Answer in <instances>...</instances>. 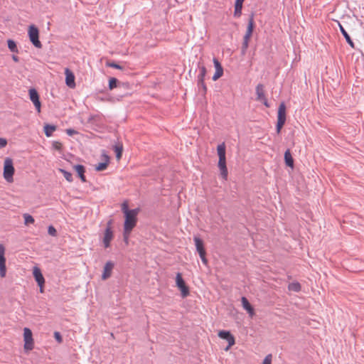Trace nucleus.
<instances>
[{"label":"nucleus","instance_id":"nucleus-19","mask_svg":"<svg viewBox=\"0 0 364 364\" xmlns=\"http://www.w3.org/2000/svg\"><path fill=\"white\" fill-rule=\"evenodd\" d=\"M242 306L244 309H245L249 315L252 317L255 315V310L252 305L248 301L247 299L245 296L241 299Z\"/></svg>","mask_w":364,"mask_h":364},{"label":"nucleus","instance_id":"nucleus-38","mask_svg":"<svg viewBox=\"0 0 364 364\" xmlns=\"http://www.w3.org/2000/svg\"><path fill=\"white\" fill-rule=\"evenodd\" d=\"M130 234H131V232H127V230H124V232H123L124 240L127 245L129 243V237Z\"/></svg>","mask_w":364,"mask_h":364},{"label":"nucleus","instance_id":"nucleus-33","mask_svg":"<svg viewBox=\"0 0 364 364\" xmlns=\"http://www.w3.org/2000/svg\"><path fill=\"white\" fill-rule=\"evenodd\" d=\"M242 5L235 4V11H234V16L235 17H240L242 14Z\"/></svg>","mask_w":364,"mask_h":364},{"label":"nucleus","instance_id":"nucleus-43","mask_svg":"<svg viewBox=\"0 0 364 364\" xmlns=\"http://www.w3.org/2000/svg\"><path fill=\"white\" fill-rule=\"evenodd\" d=\"M200 85L202 86L204 93H205L206 90H207V87H206L205 82H203V84H200Z\"/></svg>","mask_w":364,"mask_h":364},{"label":"nucleus","instance_id":"nucleus-29","mask_svg":"<svg viewBox=\"0 0 364 364\" xmlns=\"http://www.w3.org/2000/svg\"><path fill=\"white\" fill-rule=\"evenodd\" d=\"M139 210V208H135V209L129 210L128 208V203L126 201L124 202L122 204V212H123L124 215H127V213H133V212H134L136 210Z\"/></svg>","mask_w":364,"mask_h":364},{"label":"nucleus","instance_id":"nucleus-3","mask_svg":"<svg viewBox=\"0 0 364 364\" xmlns=\"http://www.w3.org/2000/svg\"><path fill=\"white\" fill-rule=\"evenodd\" d=\"M139 213V210H136L133 213H127V215H124V230H127V232H132L134 227L136 225L137 223V215Z\"/></svg>","mask_w":364,"mask_h":364},{"label":"nucleus","instance_id":"nucleus-17","mask_svg":"<svg viewBox=\"0 0 364 364\" xmlns=\"http://www.w3.org/2000/svg\"><path fill=\"white\" fill-rule=\"evenodd\" d=\"M213 64L215 68V73L213 76V80L216 81L223 75V68L220 62L216 59L213 58Z\"/></svg>","mask_w":364,"mask_h":364},{"label":"nucleus","instance_id":"nucleus-8","mask_svg":"<svg viewBox=\"0 0 364 364\" xmlns=\"http://www.w3.org/2000/svg\"><path fill=\"white\" fill-rule=\"evenodd\" d=\"M193 240H194V242H195L196 250L198 252L199 256H200L203 263L204 264L207 265L208 264V259H207V258L205 257L206 252H205V250L204 248V244H203V240L200 237H198L197 236L194 237Z\"/></svg>","mask_w":364,"mask_h":364},{"label":"nucleus","instance_id":"nucleus-2","mask_svg":"<svg viewBox=\"0 0 364 364\" xmlns=\"http://www.w3.org/2000/svg\"><path fill=\"white\" fill-rule=\"evenodd\" d=\"M14 174H15V168L14 166L13 159L10 157L5 158L4 160V167H3V177H4V180L9 183H14Z\"/></svg>","mask_w":364,"mask_h":364},{"label":"nucleus","instance_id":"nucleus-30","mask_svg":"<svg viewBox=\"0 0 364 364\" xmlns=\"http://www.w3.org/2000/svg\"><path fill=\"white\" fill-rule=\"evenodd\" d=\"M59 171L60 173H63V175L64 176L65 178L68 181V182H72L73 181V175L71 173L63 169V168H59Z\"/></svg>","mask_w":364,"mask_h":364},{"label":"nucleus","instance_id":"nucleus-45","mask_svg":"<svg viewBox=\"0 0 364 364\" xmlns=\"http://www.w3.org/2000/svg\"><path fill=\"white\" fill-rule=\"evenodd\" d=\"M12 59H13V60H14V62H16V63L19 61L18 57V56H16V55H13V56H12Z\"/></svg>","mask_w":364,"mask_h":364},{"label":"nucleus","instance_id":"nucleus-9","mask_svg":"<svg viewBox=\"0 0 364 364\" xmlns=\"http://www.w3.org/2000/svg\"><path fill=\"white\" fill-rule=\"evenodd\" d=\"M28 36L30 41L33 44V46L38 48H41L42 47V44L38 39L39 32L38 29L35 26H30L28 28Z\"/></svg>","mask_w":364,"mask_h":364},{"label":"nucleus","instance_id":"nucleus-14","mask_svg":"<svg viewBox=\"0 0 364 364\" xmlns=\"http://www.w3.org/2000/svg\"><path fill=\"white\" fill-rule=\"evenodd\" d=\"M114 267V264L112 261H108L105 263L104 268H103V272L102 274V280H107L112 276V273Z\"/></svg>","mask_w":364,"mask_h":364},{"label":"nucleus","instance_id":"nucleus-6","mask_svg":"<svg viewBox=\"0 0 364 364\" xmlns=\"http://www.w3.org/2000/svg\"><path fill=\"white\" fill-rule=\"evenodd\" d=\"M286 122V106L282 102L278 108L277 132L279 134Z\"/></svg>","mask_w":364,"mask_h":364},{"label":"nucleus","instance_id":"nucleus-37","mask_svg":"<svg viewBox=\"0 0 364 364\" xmlns=\"http://www.w3.org/2000/svg\"><path fill=\"white\" fill-rule=\"evenodd\" d=\"M272 354H268L264 359L262 364H272Z\"/></svg>","mask_w":364,"mask_h":364},{"label":"nucleus","instance_id":"nucleus-31","mask_svg":"<svg viewBox=\"0 0 364 364\" xmlns=\"http://www.w3.org/2000/svg\"><path fill=\"white\" fill-rule=\"evenodd\" d=\"M23 218H24V223L26 225L34 223V221H35L34 218L29 214H27V213L24 214Z\"/></svg>","mask_w":364,"mask_h":364},{"label":"nucleus","instance_id":"nucleus-34","mask_svg":"<svg viewBox=\"0 0 364 364\" xmlns=\"http://www.w3.org/2000/svg\"><path fill=\"white\" fill-rule=\"evenodd\" d=\"M52 146L54 149L57 150V151H62V149H63V144L60 141H54L53 143H52Z\"/></svg>","mask_w":364,"mask_h":364},{"label":"nucleus","instance_id":"nucleus-42","mask_svg":"<svg viewBox=\"0 0 364 364\" xmlns=\"http://www.w3.org/2000/svg\"><path fill=\"white\" fill-rule=\"evenodd\" d=\"M44 284H38L39 288H40V292L41 293H43L44 292Z\"/></svg>","mask_w":364,"mask_h":364},{"label":"nucleus","instance_id":"nucleus-11","mask_svg":"<svg viewBox=\"0 0 364 364\" xmlns=\"http://www.w3.org/2000/svg\"><path fill=\"white\" fill-rule=\"evenodd\" d=\"M218 336L220 338L226 340L228 343V346L225 348V350L228 351L232 346L235 344V337L231 333L228 331H219Z\"/></svg>","mask_w":364,"mask_h":364},{"label":"nucleus","instance_id":"nucleus-35","mask_svg":"<svg viewBox=\"0 0 364 364\" xmlns=\"http://www.w3.org/2000/svg\"><path fill=\"white\" fill-rule=\"evenodd\" d=\"M106 65L109 68H113L119 70H123V68L119 65L114 63V62H107Z\"/></svg>","mask_w":364,"mask_h":364},{"label":"nucleus","instance_id":"nucleus-18","mask_svg":"<svg viewBox=\"0 0 364 364\" xmlns=\"http://www.w3.org/2000/svg\"><path fill=\"white\" fill-rule=\"evenodd\" d=\"M33 275L35 278L36 282L38 283V284H45V279H44L39 267H34L33 268Z\"/></svg>","mask_w":364,"mask_h":364},{"label":"nucleus","instance_id":"nucleus-36","mask_svg":"<svg viewBox=\"0 0 364 364\" xmlns=\"http://www.w3.org/2000/svg\"><path fill=\"white\" fill-rule=\"evenodd\" d=\"M48 232L50 235L55 237L57 235L56 229L53 226L50 225L48 229Z\"/></svg>","mask_w":364,"mask_h":364},{"label":"nucleus","instance_id":"nucleus-32","mask_svg":"<svg viewBox=\"0 0 364 364\" xmlns=\"http://www.w3.org/2000/svg\"><path fill=\"white\" fill-rule=\"evenodd\" d=\"M118 80L115 77H111L109 80V89L110 90H113L114 88L117 87V86Z\"/></svg>","mask_w":364,"mask_h":364},{"label":"nucleus","instance_id":"nucleus-24","mask_svg":"<svg viewBox=\"0 0 364 364\" xmlns=\"http://www.w3.org/2000/svg\"><path fill=\"white\" fill-rule=\"evenodd\" d=\"M339 28H340V31L342 33V34L343 35V36L345 37L346 41L348 42V43L352 47V48H354V43L352 41L350 36L348 35V33L346 32V31L343 28V27L339 23Z\"/></svg>","mask_w":364,"mask_h":364},{"label":"nucleus","instance_id":"nucleus-44","mask_svg":"<svg viewBox=\"0 0 364 364\" xmlns=\"http://www.w3.org/2000/svg\"><path fill=\"white\" fill-rule=\"evenodd\" d=\"M245 0H236L235 4L242 5Z\"/></svg>","mask_w":364,"mask_h":364},{"label":"nucleus","instance_id":"nucleus-4","mask_svg":"<svg viewBox=\"0 0 364 364\" xmlns=\"http://www.w3.org/2000/svg\"><path fill=\"white\" fill-rule=\"evenodd\" d=\"M254 28H255L254 14H252L250 16L246 33L243 38V43H242V48L243 52H245L249 46V42L252 37Z\"/></svg>","mask_w":364,"mask_h":364},{"label":"nucleus","instance_id":"nucleus-15","mask_svg":"<svg viewBox=\"0 0 364 364\" xmlns=\"http://www.w3.org/2000/svg\"><path fill=\"white\" fill-rule=\"evenodd\" d=\"M257 100L262 102L266 107H269L267 100L265 97L264 86L259 84L256 87Z\"/></svg>","mask_w":364,"mask_h":364},{"label":"nucleus","instance_id":"nucleus-23","mask_svg":"<svg viewBox=\"0 0 364 364\" xmlns=\"http://www.w3.org/2000/svg\"><path fill=\"white\" fill-rule=\"evenodd\" d=\"M114 150L116 153V158L117 161H119L122 156L123 145L122 143H118L114 146Z\"/></svg>","mask_w":364,"mask_h":364},{"label":"nucleus","instance_id":"nucleus-26","mask_svg":"<svg viewBox=\"0 0 364 364\" xmlns=\"http://www.w3.org/2000/svg\"><path fill=\"white\" fill-rule=\"evenodd\" d=\"M7 44H8L9 49L11 52L16 53H18V48H17V46H16V43H15V41H14L11 39H9L7 41Z\"/></svg>","mask_w":364,"mask_h":364},{"label":"nucleus","instance_id":"nucleus-5","mask_svg":"<svg viewBox=\"0 0 364 364\" xmlns=\"http://www.w3.org/2000/svg\"><path fill=\"white\" fill-rule=\"evenodd\" d=\"M23 348L26 351H31L34 348L33 333L31 330L27 327L23 328Z\"/></svg>","mask_w":364,"mask_h":364},{"label":"nucleus","instance_id":"nucleus-12","mask_svg":"<svg viewBox=\"0 0 364 364\" xmlns=\"http://www.w3.org/2000/svg\"><path fill=\"white\" fill-rule=\"evenodd\" d=\"M29 98L33 102L38 113L41 112V103L40 101V97L37 90L34 88H31L28 90Z\"/></svg>","mask_w":364,"mask_h":364},{"label":"nucleus","instance_id":"nucleus-13","mask_svg":"<svg viewBox=\"0 0 364 364\" xmlns=\"http://www.w3.org/2000/svg\"><path fill=\"white\" fill-rule=\"evenodd\" d=\"M6 275L5 247L0 244V277L4 278Z\"/></svg>","mask_w":364,"mask_h":364},{"label":"nucleus","instance_id":"nucleus-21","mask_svg":"<svg viewBox=\"0 0 364 364\" xmlns=\"http://www.w3.org/2000/svg\"><path fill=\"white\" fill-rule=\"evenodd\" d=\"M74 169L77 172V175L79 176L82 182L86 181V178L85 176V167L82 165H75L74 166Z\"/></svg>","mask_w":364,"mask_h":364},{"label":"nucleus","instance_id":"nucleus-20","mask_svg":"<svg viewBox=\"0 0 364 364\" xmlns=\"http://www.w3.org/2000/svg\"><path fill=\"white\" fill-rule=\"evenodd\" d=\"M102 156L104 157L105 161L102 162V163H99L98 164L95 165V169L97 171H105V169H107V168L109 164V157L105 154H104L102 155Z\"/></svg>","mask_w":364,"mask_h":364},{"label":"nucleus","instance_id":"nucleus-41","mask_svg":"<svg viewBox=\"0 0 364 364\" xmlns=\"http://www.w3.org/2000/svg\"><path fill=\"white\" fill-rule=\"evenodd\" d=\"M55 338H56V340L58 342H61L62 341L61 336H60V333L58 332H55Z\"/></svg>","mask_w":364,"mask_h":364},{"label":"nucleus","instance_id":"nucleus-25","mask_svg":"<svg viewBox=\"0 0 364 364\" xmlns=\"http://www.w3.org/2000/svg\"><path fill=\"white\" fill-rule=\"evenodd\" d=\"M55 129H56V127L54 125L46 124L44 126L45 134L48 137H50L53 134V132L55 131Z\"/></svg>","mask_w":364,"mask_h":364},{"label":"nucleus","instance_id":"nucleus-27","mask_svg":"<svg viewBox=\"0 0 364 364\" xmlns=\"http://www.w3.org/2000/svg\"><path fill=\"white\" fill-rule=\"evenodd\" d=\"M288 289L294 292H299L301 290V285L299 282H292L289 284Z\"/></svg>","mask_w":364,"mask_h":364},{"label":"nucleus","instance_id":"nucleus-22","mask_svg":"<svg viewBox=\"0 0 364 364\" xmlns=\"http://www.w3.org/2000/svg\"><path fill=\"white\" fill-rule=\"evenodd\" d=\"M284 161L287 166L291 168L294 167V159L289 149H287L284 153Z\"/></svg>","mask_w":364,"mask_h":364},{"label":"nucleus","instance_id":"nucleus-16","mask_svg":"<svg viewBox=\"0 0 364 364\" xmlns=\"http://www.w3.org/2000/svg\"><path fill=\"white\" fill-rule=\"evenodd\" d=\"M65 83L67 86H68L70 88H75V75L73 73V72L68 69H65Z\"/></svg>","mask_w":364,"mask_h":364},{"label":"nucleus","instance_id":"nucleus-39","mask_svg":"<svg viewBox=\"0 0 364 364\" xmlns=\"http://www.w3.org/2000/svg\"><path fill=\"white\" fill-rule=\"evenodd\" d=\"M8 141L5 138L0 137V149L6 147Z\"/></svg>","mask_w":364,"mask_h":364},{"label":"nucleus","instance_id":"nucleus-1","mask_svg":"<svg viewBox=\"0 0 364 364\" xmlns=\"http://www.w3.org/2000/svg\"><path fill=\"white\" fill-rule=\"evenodd\" d=\"M217 153L219 158L218 166L220 169V175L223 179L227 180L228 171L226 166V151L224 142L218 145Z\"/></svg>","mask_w":364,"mask_h":364},{"label":"nucleus","instance_id":"nucleus-7","mask_svg":"<svg viewBox=\"0 0 364 364\" xmlns=\"http://www.w3.org/2000/svg\"><path fill=\"white\" fill-rule=\"evenodd\" d=\"M176 287L181 291V296L183 298H185L189 295V294H190L189 288L186 284V282L182 277V274L179 272L177 273L176 276Z\"/></svg>","mask_w":364,"mask_h":364},{"label":"nucleus","instance_id":"nucleus-28","mask_svg":"<svg viewBox=\"0 0 364 364\" xmlns=\"http://www.w3.org/2000/svg\"><path fill=\"white\" fill-rule=\"evenodd\" d=\"M206 68L204 66L200 68V75L198 76V83L203 84L204 78L206 75Z\"/></svg>","mask_w":364,"mask_h":364},{"label":"nucleus","instance_id":"nucleus-40","mask_svg":"<svg viewBox=\"0 0 364 364\" xmlns=\"http://www.w3.org/2000/svg\"><path fill=\"white\" fill-rule=\"evenodd\" d=\"M66 133L69 135V136H73L74 134H77V132L73 129H66Z\"/></svg>","mask_w":364,"mask_h":364},{"label":"nucleus","instance_id":"nucleus-10","mask_svg":"<svg viewBox=\"0 0 364 364\" xmlns=\"http://www.w3.org/2000/svg\"><path fill=\"white\" fill-rule=\"evenodd\" d=\"M114 238V232L112 229V221L108 222L107 228L104 232L102 242L105 248H108Z\"/></svg>","mask_w":364,"mask_h":364}]
</instances>
